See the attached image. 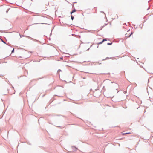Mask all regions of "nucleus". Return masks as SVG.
Here are the masks:
<instances>
[{"label": "nucleus", "instance_id": "nucleus-1", "mask_svg": "<svg viewBox=\"0 0 153 153\" xmlns=\"http://www.w3.org/2000/svg\"><path fill=\"white\" fill-rule=\"evenodd\" d=\"M132 34V32H130V31H128L127 33L125 34L126 37L127 38L129 37Z\"/></svg>", "mask_w": 153, "mask_h": 153}, {"label": "nucleus", "instance_id": "nucleus-2", "mask_svg": "<svg viewBox=\"0 0 153 153\" xmlns=\"http://www.w3.org/2000/svg\"><path fill=\"white\" fill-rule=\"evenodd\" d=\"M107 40V39H103L102 41L101 42H99V43H97V44L98 45L100 44H102L104 41H106Z\"/></svg>", "mask_w": 153, "mask_h": 153}, {"label": "nucleus", "instance_id": "nucleus-3", "mask_svg": "<svg viewBox=\"0 0 153 153\" xmlns=\"http://www.w3.org/2000/svg\"><path fill=\"white\" fill-rule=\"evenodd\" d=\"M121 133L122 134V135H124L126 134H131V132H128V133Z\"/></svg>", "mask_w": 153, "mask_h": 153}, {"label": "nucleus", "instance_id": "nucleus-4", "mask_svg": "<svg viewBox=\"0 0 153 153\" xmlns=\"http://www.w3.org/2000/svg\"><path fill=\"white\" fill-rule=\"evenodd\" d=\"M76 11V10L75 9V10H73V11L72 12H71V13L72 14V13H73L74 12H75Z\"/></svg>", "mask_w": 153, "mask_h": 153}, {"label": "nucleus", "instance_id": "nucleus-5", "mask_svg": "<svg viewBox=\"0 0 153 153\" xmlns=\"http://www.w3.org/2000/svg\"><path fill=\"white\" fill-rule=\"evenodd\" d=\"M74 18V16H71V19L72 20H73Z\"/></svg>", "mask_w": 153, "mask_h": 153}, {"label": "nucleus", "instance_id": "nucleus-6", "mask_svg": "<svg viewBox=\"0 0 153 153\" xmlns=\"http://www.w3.org/2000/svg\"><path fill=\"white\" fill-rule=\"evenodd\" d=\"M112 44V43H108L107 44L109 45H111Z\"/></svg>", "mask_w": 153, "mask_h": 153}, {"label": "nucleus", "instance_id": "nucleus-7", "mask_svg": "<svg viewBox=\"0 0 153 153\" xmlns=\"http://www.w3.org/2000/svg\"><path fill=\"white\" fill-rule=\"evenodd\" d=\"M14 49H13L12 51V53H13L14 52Z\"/></svg>", "mask_w": 153, "mask_h": 153}, {"label": "nucleus", "instance_id": "nucleus-8", "mask_svg": "<svg viewBox=\"0 0 153 153\" xmlns=\"http://www.w3.org/2000/svg\"><path fill=\"white\" fill-rule=\"evenodd\" d=\"M60 59H63V58H62V57H61V58H60Z\"/></svg>", "mask_w": 153, "mask_h": 153}, {"label": "nucleus", "instance_id": "nucleus-9", "mask_svg": "<svg viewBox=\"0 0 153 153\" xmlns=\"http://www.w3.org/2000/svg\"><path fill=\"white\" fill-rule=\"evenodd\" d=\"M3 42H4V43H5V42H4L3 41Z\"/></svg>", "mask_w": 153, "mask_h": 153}]
</instances>
